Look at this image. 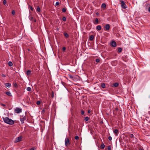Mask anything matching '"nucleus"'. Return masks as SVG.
Segmentation results:
<instances>
[{
	"label": "nucleus",
	"mask_w": 150,
	"mask_h": 150,
	"mask_svg": "<svg viewBox=\"0 0 150 150\" xmlns=\"http://www.w3.org/2000/svg\"><path fill=\"white\" fill-rule=\"evenodd\" d=\"M40 102L39 100L37 101L36 102V104L38 105H40Z\"/></svg>",
	"instance_id": "obj_31"
},
{
	"label": "nucleus",
	"mask_w": 150,
	"mask_h": 150,
	"mask_svg": "<svg viewBox=\"0 0 150 150\" xmlns=\"http://www.w3.org/2000/svg\"><path fill=\"white\" fill-rule=\"evenodd\" d=\"M26 90L28 91H31V88L30 87H28Z\"/></svg>",
	"instance_id": "obj_24"
},
{
	"label": "nucleus",
	"mask_w": 150,
	"mask_h": 150,
	"mask_svg": "<svg viewBox=\"0 0 150 150\" xmlns=\"http://www.w3.org/2000/svg\"><path fill=\"white\" fill-rule=\"evenodd\" d=\"M3 120L4 122L10 125H12L14 123V121L9 119L8 117H3Z\"/></svg>",
	"instance_id": "obj_1"
},
{
	"label": "nucleus",
	"mask_w": 150,
	"mask_h": 150,
	"mask_svg": "<svg viewBox=\"0 0 150 150\" xmlns=\"http://www.w3.org/2000/svg\"><path fill=\"white\" fill-rule=\"evenodd\" d=\"M90 112H91V111L90 110H88V113H90Z\"/></svg>",
	"instance_id": "obj_45"
},
{
	"label": "nucleus",
	"mask_w": 150,
	"mask_h": 150,
	"mask_svg": "<svg viewBox=\"0 0 150 150\" xmlns=\"http://www.w3.org/2000/svg\"><path fill=\"white\" fill-rule=\"evenodd\" d=\"M139 150H144L143 149L141 148L139 149Z\"/></svg>",
	"instance_id": "obj_47"
},
{
	"label": "nucleus",
	"mask_w": 150,
	"mask_h": 150,
	"mask_svg": "<svg viewBox=\"0 0 150 150\" xmlns=\"http://www.w3.org/2000/svg\"><path fill=\"white\" fill-rule=\"evenodd\" d=\"M31 73V71L30 70H29L27 71L26 74L27 76H29L30 74Z\"/></svg>",
	"instance_id": "obj_14"
},
{
	"label": "nucleus",
	"mask_w": 150,
	"mask_h": 150,
	"mask_svg": "<svg viewBox=\"0 0 150 150\" xmlns=\"http://www.w3.org/2000/svg\"><path fill=\"white\" fill-rule=\"evenodd\" d=\"M5 85L8 88H10L11 86V84L9 83H5Z\"/></svg>",
	"instance_id": "obj_10"
},
{
	"label": "nucleus",
	"mask_w": 150,
	"mask_h": 150,
	"mask_svg": "<svg viewBox=\"0 0 150 150\" xmlns=\"http://www.w3.org/2000/svg\"><path fill=\"white\" fill-rule=\"evenodd\" d=\"M98 14V13H96V14Z\"/></svg>",
	"instance_id": "obj_50"
},
{
	"label": "nucleus",
	"mask_w": 150,
	"mask_h": 150,
	"mask_svg": "<svg viewBox=\"0 0 150 150\" xmlns=\"http://www.w3.org/2000/svg\"><path fill=\"white\" fill-rule=\"evenodd\" d=\"M148 11L150 12V7H149L148 8Z\"/></svg>",
	"instance_id": "obj_46"
},
{
	"label": "nucleus",
	"mask_w": 150,
	"mask_h": 150,
	"mask_svg": "<svg viewBox=\"0 0 150 150\" xmlns=\"http://www.w3.org/2000/svg\"><path fill=\"white\" fill-rule=\"evenodd\" d=\"M37 11L39 12L40 11V8L39 6H38L37 7Z\"/></svg>",
	"instance_id": "obj_26"
},
{
	"label": "nucleus",
	"mask_w": 150,
	"mask_h": 150,
	"mask_svg": "<svg viewBox=\"0 0 150 150\" xmlns=\"http://www.w3.org/2000/svg\"><path fill=\"white\" fill-rule=\"evenodd\" d=\"M65 145L66 146H67L70 144V142L68 138H66L65 140Z\"/></svg>",
	"instance_id": "obj_4"
},
{
	"label": "nucleus",
	"mask_w": 150,
	"mask_h": 150,
	"mask_svg": "<svg viewBox=\"0 0 150 150\" xmlns=\"http://www.w3.org/2000/svg\"><path fill=\"white\" fill-rule=\"evenodd\" d=\"M66 50V47H63L62 48V50L63 51H65Z\"/></svg>",
	"instance_id": "obj_40"
},
{
	"label": "nucleus",
	"mask_w": 150,
	"mask_h": 150,
	"mask_svg": "<svg viewBox=\"0 0 150 150\" xmlns=\"http://www.w3.org/2000/svg\"><path fill=\"white\" fill-rule=\"evenodd\" d=\"M62 20L64 21H65L66 20V18L65 16H64L63 17V18H62Z\"/></svg>",
	"instance_id": "obj_30"
},
{
	"label": "nucleus",
	"mask_w": 150,
	"mask_h": 150,
	"mask_svg": "<svg viewBox=\"0 0 150 150\" xmlns=\"http://www.w3.org/2000/svg\"><path fill=\"white\" fill-rule=\"evenodd\" d=\"M29 150H34L33 148H31Z\"/></svg>",
	"instance_id": "obj_43"
},
{
	"label": "nucleus",
	"mask_w": 150,
	"mask_h": 150,
	"mask_svg": "<svg viewBox=\"0 0 150 150\" xmlns=\"http://www.w3.org/2000/svg\"><path fill=\"white\" fill-rule=\"evenodd\" d=\"M22 137L20 136L16 138L15 140V142H17L21 141Z\"/></svg>",
	"instance_id": "obj_6"
},
{
	"label": "nucleus",
	"mask_w": 150,
	"mask_h": 150,
	"mask_svg": "<svg viewBox=\"0 0 150 150\" xmlns=\"http://www.w3.org/2000/svg\"><path fill=\"white\" fill-rule=\"evenodd\" d=\"M130 137L132 138H134V135L133 134H131L130 135Z\"/></svg>",
	"instance_id": "obj_29"
},
{
	"label": "nucleus",
	"mask_w": 150,
	"mask_h": 150,
	"mask_svg": "<svg viewBox=\"0 0 150 150\" xmlns=\"http://www.w3.org/2000/svg\"><path fill=\"white\" fill-rule=\"evenodd\" d=\"M94 38L93 36V35H91L90 37H89V39L90 40L92 41V40Z\"/></svg>",
	"instance_id": "obj_18"
},
{
	"label": "nucleus",
	"mask_w": 150,
	"mask_h": 150,
	"mask_svg": "<svg viewBox=\"0 0 150 150\" xmlns=\"http://www.w3.org/2000/svg\"><path fill=\"white\" fill-rule=\"evenodd\" d=\"M115 135H116V136H117V134H116Z\"/></svg>",
	"instance_id": "obj_51"
},
{
	"label": "nucleus",
	"mask_w": 150,
	"mask_h": 150,
	"mask_svg": "<svg viewBox=\"0 0 150 150\" xmlns=\"http://www.w3.org/2000/svg\"><path fill=\"white\" fill-rule=\"evenodd\" d=\"M52 98H53L54 94H53V93L52 95Z\"/></svg>",
	"instance_id": "obj_48"
},
{
	"label": "nucleus",
	"mask_w": 150,
	"mask_h": 150,
	"mask_svg": "<svg viewBox=\"0 0 150 150\" xmlns=\"http://www.w3.org/2000/svg\"><path fill=\"white\" fill-rule=\"evenodd\" d=\"M26 117L25 116H24L23 115L20 118V121L21 124H23L24 123V121L26 120Z\"/></svg>",
	"instance_id": "obj_3"
},
{
	"label": "nucleus",
	"mask_w": 150,
	"mask_h": 150,
	"mask_svg": "<svg viewBox=\"0 0 150 150\" xmlns=\"http://www.w3.org/2000/svg\"><path fill=\"white\" fill-rule=\"evenodd\" d=\"M75 139L76 140H78L79 139V137L78 136H76L75 137Z\"/></svg>",
	"instance_id": "obj_33"
},
{
	"label": "nucleus",
	"mask_w": 150,
	"mask_h": 150,
	"mask_svg": "<svg viewBox=\"0 0 150 150\" xmlns=\"http://www.w3.org/2000/svg\"><path fill=\"white\" fill-rule=\"evenodd\" d=\"M110 26L109 24H107L105 26V28L107 30L110 29Z\"/></svg>",
	"instance_id": "obj_11"
},
{
	"label": "nucleus",
	"mask_w": 150,
	"mask_h": 150,
	"mask_svg": "<svg viewBox=\"0 0 150 150\" xmlns=\"http://www.w3.org/2000/svg\"><path fill=\"white\" fill-rule=\"evenodd\" d=\"M102 28L101 26L100 25H98L96 27V29L98 31L100 30Z\"/></svg>",
	"instance_id": "obj_9"
},
{
	"label": "nucleus",
	"mask_w": 150,
	"mask_h": 150,
	"mask_svg": "<svg viewBox=\"0 0 150 150\" xmlns=\"http://www.w3.org/2000/svg\"><path fill=\"white\" fill-rule=\"evenodd\" d=\"M45 111V110L44 109H43V110H42V112H44Z\"/></svg>",
	"instance_id": "obj_49"
},
{
	"label": "nucleus",
	"mask_w": 150,
	"mask_h": 150,
	"mask_svg": "<svg viewBox=\"0 0 150 150\" xmlns=\"http://www.w3.org/2000/svg\"><path fill=\"white\" fill-rule=\"evenodd\" d=\"M96 61L97 63H98L100 62V59H96Z\"/></svg>",
	"instance_id": "obj_32"
},
{
	"label": "nucleus",
	"mask_w": 150,
	"mask_h": 150,
	"mask_svg": "<svg viewBox=\"0 0 150 150\" xmlns=\"http://www.w3.org/2000/svg\"><path fill=\"white\" fill-rule=\"evenodd\" d=\"M108 150H111V148L110 146H108Z\"/></svg>",
	"instance_id": "obj_34"
},
{
	"label": "nucleus",
	"mask_w": 150,
	"mask_h": 150,
	"mask_svg": "<svg viewBox=\"0 0 150 150\" xmlns=\"http://www.w3.org/2000/svg\"><path fill=\"white\" fill-rule=\"evenodd\" d=\"M64 35L66 38H68L69 37L68 34L66 33H64Z\"/></svg>",
	"instance_id": "obj_20"
},
{
	"label": "nucleus",
	"mask_w": 150,
	"mask_h": 150,
	"mask_svg": "<svg viewBox=\"0 0 150 150\" xmlns=\"http://www.w3.org/2000/svg\"><path fill=\"white\" fill-rule=\"evenodd\" d=\"M111 45L113 47H115L117 45V44L115 41H113L111 42Z\"/></svg>",
	"instance_id": "obj_7"
},
{
	"label": "nucleus",
	"mask_w": 150,
	"mask_h": 150,
	"mask_svg": "<svg viewBox=\"0 0 150 150\" xmlns=\"http://www.w3.org/2000/svg\"><path fill=\"white\" fill-rule=\"evenodd\" d=\"M105 147V145L103 143H102L101 144L100 148L101 149H103Z\"/></svg>",
	"instance_id": "obj_15"
},
{
	"label": "nucleus",
	"mask_w": 150,
	"mask_h": 150,
	"mask_svg": "<svg viewBox=\"0 0 150 150\" xmlns=\"http://www.w3.org/2000/svg\"><path fill=\"white\" fill-rule=\"evenodd\" d=\"M101 86L102 88H104L105 87V85L104 83H101Z\"/></svg>",
	"instance_id": "obj_22"
},
{
	"label": "nucleus",
	"mask_w": 150,
	"mask_h": 150,
	"mask_svg": "<svg viewBox=\"0 0 150 150\" xmlns=\"http://www.w3.org/2000/svg\"><path fill=\"white\" fill-rule=\"evenodd\" d=\"M81 114L82 115H84V111L83 110H81Z\"/></svg>",
	"instance_id": "obj_39"
},
{
	"label": "nucleus",
	"mask_w": 150,
	"mask_h": 150,
	"mask_svg": "<svg viewBox=\"0 0 150 150\" xmlns=\"http://www.w3.org/2000/svg\"><path fill=\"white\" fill-rule=\"evenodd\" d=\"M13 85L16 87H17L18 86V85L16 83L14 82L13 83Z\"/></svg>",
	"instance_id": "obj_25"
},
{
	"label": "nucleus",
	"mask_w": 150,
	"mask_h": 150,
	"mask_svg": "<svg viewBox=\"0 0 150 150\" xmlns=\"http://www.w3.org/2000/svg\"><path fill=\"white\" fill-rule=\"evenodd\" d=\"M30 9L32 11H33V8L32 6L30 7Z\"/></svg>",
	"instance_id": "obj_41"
},
{
	"label": "nucleus",
	"mask_w": 150,
	"mask_h": 150,
	"mask_svg": "<svg viewBox=\"0 0 150 150\" xmlns=\"http://www.w3.org/2000/svg\"><path fill=\"white\" fill-rule=\"evenodd\" d=\"M93 23L95 24H97L98 23V18H96L95 19V21Z\"/></svg>",
	"instance_id": "obj_13"
},
{
	"label": "nucleus",
	"mask_w": 150,
	"mask_h": 150,
	"mask_svg": "<svg viewBox=\"0 0 150 150\" xmlns=\"http://www.w3.org/2000/svg\"><path fill=\"white\" fill-rule=\"evenodd\" d=\"M6 0H4L3 2V3L4 5H5L6 4Z\"/></svg>",
	"instance_id": "obj_37"
},
{
	"label": "nucleus",
	"mask_w": 150,
	"mask_h": 150,
	"mask_svg": "<svg viewBox=\"0 0 150 150\" xmlns=\"http://www.w3.org/2000/svg\"><path fill=\"white\" fill-rule=\"evenodd\" d=\"M68 77L71 80H74V78L71 74L68 75Z\"/></svg>",
	"instance_id": "obj_8"
},
{
	"label": "nucleus",
	"mask_w": 150,
	"mask_h": 150,
	"mask_svg": "<svg viewBox=\"0 0 150 150\" xmlns=\"http://www.w3.org/2000/svg\"><path fill=\"white\" fill-rule=\"evenodd\" d=\"M120 4H121V7L123 9H125L127 8V6L125 4L124 1L122 0H120Z\"/></svg>",
	"instance_id": "obj_2"
},
{
	"label": "nucleus",
	"mask_w": 150,
	"mask_h": 150,
	"mask_svg": "<svg viewBox=\"0 0 150 150\" xmlns=\"http://www.w3.org/2000/svg\"><path fill=\"white\" fill-rule=\"evenodd\" d=\"M1 105L2 106H6V105L5 104H2L1 103Z\"/></svg>",
	"instance_id": "obj_42"
},
{
	"label": "nucleus",
	"mask_w": 150,
	"mask_h": 150,
	"mask_svg": "<svg viewBox=\"0 0 150 150\" xmlns=\"http://www.w3.org/2000/svg\"><path fill=\"white\" fill-rule=\"evenodd\" d=\"M108 139L110 141H111L112 139V138L111 136H109L108 138Z\"/></svg>",
	"instance_id": "obj_38"
},
{
	"label": "nucleus",
	"mask_w": 150,
	"mask_h": 150,
	"mask_svg": "<svg viewBox=\"0 0 150 150\" xmlns=\"http://www.w3.org/2000/svg\"><path fill=\"white\" fill-rule=\"evenodd\" d=\"M59 4V1H57L56 2L55 4V6L58 5Z\"/></svg>",
	"instance_id": "obj_35"
},
{
	"label": "nucleus",
	"mask_w": 150,
	"mask_h": 150,
	"mask_svg": "<svg viewBox=\"0 0 150 150\" xmlns=\"http://www.w3.org/2000/svg\"><path fill=\"white\" fill-rule=\"evenodd\" d=\"M113 131L114 133L115 134H117L118 132V131L117 129H115L114 130H113Z\"/></svg>",
	"instance_id": "obj_19"
},
{
	"label": "nucleus",
	"mask_w": 150,
	"mask_h": 150,
	"mask_svg": "<svg viewBox=\"0 0 150 150\" xmlns=\"http://www.w3.org/2000/svg\"><path fill=\"white\" fill-rule=\"evenodd\" d=\"M14 112L17 113H20L22 112V109L20 108H16Z\"/></svg>",
	"instance_id": "obj_5"
},
{
	"label": "nucleus",
	"mask_w": 150,
	"mask_h": 150,
	"mask_svg": "<svg viewBox=\"0 0 150 150\" xmlns=\"http://www.w3.org/2000/svg\"><path fill=\"white\" fill-rule=\"evenodd\" d=\"M66 8H62V11L63 12H65L66 11Z\"/></svg>",
	"instance_id": "obj_28"
},
{
	"label": "nucleus",
	"mask_w": 150,
	"mask_h": 150,
	"mask_svg": "<svg viewBox=\"0 0 150 150\" xmlns=\"http://www.w3.org/2000/svg\"><path fill=\"white\" fill-rule=\"evenodd\" d=\"M113 86L115 87H117L119 86V83H115L113 84Z\"/></svg>",
	"instance_id": "obj_17"
},
{
	"label": "nucleus",
	"mask_w": 150,
	"mask_h": 150,
	"mask_svg": "<svg viewBox=\"0 0 150 150\" xmlns=\"http://www.w3.org/2000/svg\"><path fill=\"white\" fill-rule=\"evenodd\" d=\"M2 76L3 77H6V75H4V74H3L2 75Z\"/></svg>",
	"instance_id": "obj_44"
},
{
	"label": "nucleus",
	"mask_w": 150,
	"mask_h": 150,
	"mask_svg": "<svg viewBox=\"0 0 150 150\" xmlns=\"http://www.w3.org/2000/svg\"><path fill=\"white\" fill-rule=\"evenodd\" d=\"M8 64L10 66H13V63L11 62L10 61L8 62Z\"/></svg>",
	"instance_id": "obj_21"
},
{
	"label": "nucleus",
	"mask_w": 150,
	"mask_h": 150,
	"mask_svg": "<svg viewBox=\"0 0 150 150\" xmlns=\"http://www.w3.org/2000/svg\"><path fill=\"white\" fill-rule=\"evenodd\" d=\"M101 7L102 8H103V10L105 9L106 7V5L105 4V3L102 4L101 5Z\"/></svg>",
	"instance_id": "obj_12"
},
{
	"label": "nucleus",
	"mask_w": 150,
	"mask_h": 150,
	"mask_svg": "<svg viewBox=\"0 0 150 150\" xmlns=\"http://www.w3.org/2000/svg\"><path fill=\"white\" fill-rule=\"evenodd\" d=\"M5 93L7 95L9 96H12L11 93L9 91L6 92Z\"/></svg>",
	"instance_id": "obj_16"
},
{
	"label": "nucleus",
	"mask_w": 150,
	"mask_h": 150,
	"mask_svg": "<svg viewBox=\"0 0 150 150\" xmlns=\"http://www.w3.org/2000/svg\"><path fill=\"white\" fill-rule=\"evenodd\" d=\"M122 51V48L120 47H119L118 49V52L119 53L121 52Z\"/></svg>",
	"instance_id": "obj_23"
},
{
	"label": "nucleus",
	"mask_w": 150,
	"mask_h": 150,
	"mask_svg": "<svg viewBox=\"0 0 150 150\" xmlns=\"http://www.w3.org/2000/svg\"><path fill=\"white\" fill-rule=\"evenodd\" d=\"M15 12L14 10H13L12 11L11 13L12 15H14L15 14Z\"/></svg>",
	"instance_id": "obj_36"
},
{
	"label": "nucleus",
	"mask_w": 150,
	"mask_h": 150,
	"mask_svg": "<svg viewBox=\"0 0 150 150\" xmlns=\"http://www.w3.org/2000/svg\"><path fill=\"white\" fill-rule=\"evenodd\" d=\"M89 120V118L88 117H86L84 119V120L85 121H88Z\"/></svg>",
	"instance_id": "obj_27"
}]
</instances>
